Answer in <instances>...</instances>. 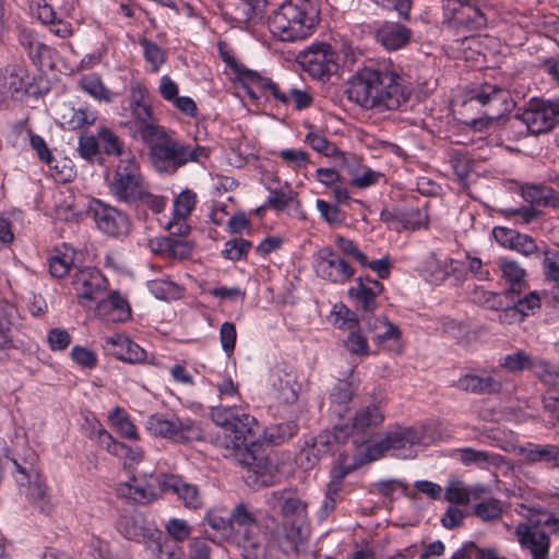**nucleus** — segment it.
Masks as SVG:
<instances>
[{
    "mask_svg": "<svg viewBox=\"0 0 559 559\" xmlns=\"http://www.w3.org/2000/svg\"><path fill=\"white\" fill-rule=\"evenodd\" d=\"M508 298L509 297L506 296V292L500 294L487 292L484 289H476L473 296V300L475 302L493 310H499L500 308L504 307V299Z\"/></svg>",
    "mask_w": 559,
    "mask_h": 559,
    "instance_id": "nucleus-58",
    "label": "nucleus"
},
{
    "mask_svg": "<svg viewBox=\"0 0 559 559\" xmlns=\"http://www.w3.org/2000/svg\"><path fill=\"white\" fill-rule=\"evenodd\" d=\"M427 225L428 214L425 210L417 207L402 210L401 229L416 230L421 227H427Z\"/></svg>",
    "mask_w": 559,
    "mask_h": 559,
    "instance_id": "nucleus-53",
    "label": "nucleus"
},
{
    "mask_svg": "<svg viewBox=\"0 0 559 559\" xmlns=\"http://www.w3.org/2000/svg\"><path fill=\"white\" fill-rule=\"evenodd\" d=\"M139 44L143 49L145 61L151 66V71L154 73L158 72L160 67L166 62V51L146 37L140 38Z\"/></svg>",
    "mask_w": 559,
    "mask_h": 559,
    "instance_id": "nucleus-48",
    "label": "nucleus"
},
{
    "mask_svg": "<svg viewBox=\"0 0 559 559\" xmlns=\"http://www.w3.org/2000/svg\"><path fill=\"white\" fill-rule=\"evenodd\" d=\"M72 286L79 304L84 308H92V305L105 295L108 282L99 270L82 267L75 271Z\"/></svg>",
    "mask_w": 559,
    "mask_h": 559,
    "instance_id": "nucleus-12",
    "label": "nucleus"
},
{
    "mask_svg": "<svg viewBox=\"0 0 559 559\" xmlns=\"http://www.w3.org/2000/svg\"><path fill=\"white\" fill-rule=\"evenodd\" d=\"M305 141L317 152L325 156H335L338 153L337 147L330 142L321 132L310 127Z\"/></svg>",
    "mask_w": 559,
    "mask_h": 559,
    "instance_id": "nucleus-55",
    "label": "nucleus"
},
{
    "mask_svg": "<svg viewBox=\"0 0 559 559\" xmlns=\"http://www.w3.org/2000/svg\"><path fill=\"white\" fill-rule=\"evenodd\" d=\"M319 22L312 0H286L269 17V29L283 41L308 37Z\"/></svg>",
    "mask_w": 559,
    "mask_h": 559,
    "instance_id": "nucleus-3",
    "label": "nucleus"
},
{
    "mask_svg": "<svg viewBox=\"0 0 559 559\" xmlns=\"http://www.w3.org/2000/svg\"><path fill=\"white\" fill-rule=\"evenodd\" d=\"M241 75L243 86L251 98L257 99L260 96L265 98L272 97L276 103L285 106L290 105V97H288L290 83L288 81L274 82L252 70H246Z\"/></svg>",
    "mask_w": 559,
    "mask_h": 559,
    "instance_id": "nucleus-15",
    "label": "nucleus"
},
{
    "mask_svg": "<svg viewBox=\"0 0 559 559\" xmlns=\"http://www.w3.org/2000/svg\"><path fill=\"white\" fill-rule=\"evenodd\" d=\"M96 317L107 323L124 322L131 317L130 305L118 292H111L106 298L96 301Z\"/></svg>",
    "mask_w": 559,
    "mask_h": 559,
    "instance_id": "nucleus-26",
    "label": "nucleus"
},
{
    "mask_svg": "<svg viewBox=\"0 0 559 559\" xmlns=\"http://www.w3.org/2000/svg\"><path fill=\"white\" fill-rule=\"evenodd\" d=\"M468 104L472 106L477 104L485 107L481 117L472 119L467 123L473 130L478 132L489 130L513 107L509 91L489 83H485L473 91Z\"/></svg>",
    "mask_w": 559,
    "mask_h": 559,
    "instance_id": "nucleus-5",
    "label": "nucleus"
},
{
    "mask_svg": "<svg viewBox=\"0 0 559 559\" xmlns=\"http://www.w3.org/2000/svg\"><path fill=\"white\" fill-rule=\"evenodd\" d=\"M518 454L530 465L545 463L559 467V445L557 444L527 443L525 447L518 448Z\"/></svg>",
    "mask_w": 559,
    "mask_h": 559,
    "instance_id": "nucleus-34",
    "label": "nucleus"
},
{
    "mask_svg": "<svg viewBox=\"0 0 559 559\" xmlns=\"http://www.w3.org/2000/svg\"><path fill=\"white\" fill-rule=\"evenodd\" d=\"M535 357L523 349L503 356L499 360V366L512 373H520L524 370H532Z\"/></svg>",
    "mask_w": 559,
    "mask_h": 559,
    "instance_id": "nucleus-46",
    "label": "nucleus"
},
{
    "mask_svg": "<svg viewBox=\"0 0 559 559\" xmlns=\"http://www.w3.org/2000/svg\"><path fill=\"white\" fill-rule=\"evenodd\" d=\"M73 250L64 247V251L57 250L49 259V272L53 277L62 278L74 269Z\"/></svg>",
    "mask_w": 559,
    "mask_h": 559,
    "instance_id": "nucleus-47",
    "label": "nucleus"
},
{
    "mask_svg": "<svg viewBox=\"0 0 559 559\" xmlns=\"http://www.w3.org/2000/svg\"><path fill=\"white\" fill-rule=\"evenodd\" d=\"M384 421V414L381 407L377 404H369L360 407L354 415L348 427L349 436L357 437L355 442H364L373 431L379 428Z\"/></svg>",
    "mask_w": 559,
    "mask_h": 559,
    "instance_id": "nucleus-20",
    "label": "nucleus"
},
{
    "mask_svg": "<svg viewBox=\"0 0 559 559\" xmlns=\"http://www.w3.org/2000/svg\"><path fill=\"white\" fill-rule=\"evenodd\" d=\"M486 492L484 486H475L467 488L459 479H451L448 481L445 487L444 498L452 504H467L471 500V496H478Z\"/></svg>",
    "mask_w": 559,
    "mask_h": 559,
    "instance_id": "nucleus-40",
    "label": "nucleus"
},
{
    "mask_svg": "<svg viewBox=\"0 0 559 559\" xmlns=\"http://www.w3.org/2000/svg\"><path fill=\"white\" fill-rule=\"evenodd\" d=\"M165 530L168 535L177 542H183L188 539L192 533V527L188 524L187 521L181 519H170L166 525Z\"/></svg>",
    "mask_w": 559,
    "mask_h": 559,
    "instance_id": "nucleus-64",
    "label": "nucleus"
},
{
    "mask_svg": "<svg viewBox=\"0 0 559 559\" xmlns=\"http://www.w3.org/2000/svg\"><path fill=\"white\" fill-rule=\"evenodd\" d=\"M150 148V158L159 173H175L189 162L206 159L209 152L200 145H188L176 141L162 128L144 141Z\"/></svg>",
    "mask_w": 559,
    "mask_h": 559,
    "instance_id": "nucleus-4",
    "label": "nucleus"
},
{
    "mask_svg": "<svg viewBox=\"0 0 559 559\" xmlns=\"http://www.w3.org/2000/svg\"><path fill=\"white\" fill-rule=\"evenodd\" d=\"M525 195L532 202L543 206H559V193L550 187L531 186L525 190Z\"/></svg>",
    "mask_w": 559,
    "mask_h": 559,
    "instance_id": "nucleus-49",
    "label": "nucleus"
},
{
    "mask_svg": "<svg viewBox=\"0 0 559 559\" xmlns=\"http://www.w3.org/2000/svg\"><path fill=\"white\" fill-rule=\"evenodd\" d=\"M107 180L111 195L128 204L135 203V197L140 195L141 190L146 185L134 153H128L127 157L119 159L112 174L108 175Z\"/></svg>",
    "mask_w": 559,
    "mask_h": 559,
    "instance_id": "nucleus-6",
    "label": "nucleus"
},
{
    "mask_svg": "<svg viewBox=\"0 0 559 559\" xmlns=\"http://www.w3.org/2000/svg\"><path fill=\"white\" fill-rule=\"evenodd\" d=\"M356 391L357 385L354 381L348 379L338 380L330 394L332 413L342 417L347 412V404L353 400Z\"/></svg>",
    "mask_w": 559,
    "mask_h": 559,
    "instance_id": "nucleus-36",
    "label": "nucleus"
},
{
    "mask_svg": "<svg viewBox=\"0 0 559 559\" xmlns=\"http://www.w3.org/2000/svg\"><path fill=\"white\" fill-rule=\"evenodd\" d=\"M266 504L282 516V522L306 524L308 520V503L293 489L271 491L266 498Z\"/></svg>",
    "mask_w": 559,
    "mask_h": 559,
    "instance_id": "nucleus-14",
    "label": "nucleus"
},
{
    "mask_svg": "<svg viewBox=\"0 0 559 559\" xmlns=\"http://www.w3.org/2000/svg\"><path fill=\"white\" fill-rule=\"evenodd\" d=\"M531 371L547 385L559 384V368L547 360L535 358Z\"/></svg>",
    "mask_w": 559,
    "mask_h": 559,
    "instance_id": "nucleus-52",
    "label": "nucleus"
},
{
    "mask_svg": "<svg viewBox=\"0 0 559 559\" xmlns=\"http://www.w3.org/2000/svg\"><path fill=\"white\" fill-rule=\"evenodd\" d=\"M343 486H340L337 483H328L325 497L321 507V518L325 519L332 513L336 504L343 499Z\"/></svg>",
    "mask_w": 559,
    "mask_h": 559,
    "instance_id": "nucleus-57",
    "label": "nucleus"
},
{
    "mask_svg": "<svg viewBox=\"0 0 559 559\" xmlns=\"http://www.w3.org/2000/svg\"><path fill=\"white\" fill-rule=\"evenodd\" d=\"M515 535L522 548L531 552L532 559L549 558L550 538L539 527L520 523L515 527Z\"/></svg>",
    "mask_w": 559,
    "mask_h": 559,
    "instance_id": "nucleus-22",
    "label": "nucleus"
},
{
    "mask_svg": "<svg viewBox=\"0 0 559 559\" xmlns=\"http://www.w3.org/2000/svg\"><path fill=\"white\" fill-rule=\"evenodd\" d=\"M426 444V430L421 426H395L390 428L384 438L371 449L382 454L392 451L393 455L401 459L415 456L413 448Z\"/></svg>",
    "mask_w": 559,
    "mask_h": 559,
    "instance_id": "nucleus-9",
    "label": "nucleus"
},
{
    "mask_svg": "<svg viewBox=\"0 0 559 559\" xmlns=\"http://www.w3.org/2000/svg\"><path fill=\"white\" fill-rule=\"evenodd\" d=\"M275 399L282 404H294L298 400L300 385L292 368L277 367L272 373Z\"/></svg>",
    "mask_w": 559,
    "mask_h": 559,
    "instance_id": "nucleus-29",
    "label": "nucleus"
},
{
    "mask_svg": "<svg viewBox=\"0 0 559 559\" xmlns=\"http://www.w3.org/2000/svg\"><path fill=\"white\" fill-rule=\"evenodd\" d=\"M79 86L97 100L105 103L111 102L112 93L104 85L98 74L90 73L83 75L79 81Z\"/></svg>",
    "mask_w": 559,
    "mask_h": 559,
    "instance_id": "nucleus-44",
    "label": "nucleus"
},
{
    "mask_svg": "<svg viewBox=\"0 0 559 559\" xmlns=\"http://www.w3.org/2000/svg\"><path fill=\"white\" fill-rule=\"evenodd\" d=\"M160 476H151L148 480L133 477L130 481L120 484L117 488L118 497L138 504H148L158 499L156 491L158 485L155 479Z\"/></svg>",
    "mask_w": 559,
    "mask_h": 559,
    "instance_id": "nucleus-25",
    "label": "nucleus"
},
{
    "mask_svg": "<svg viewBox=\"0 0 559 559\" xmlns=\"http://www.w3.org/2000/svg\"><path fill=\"white\" fill-rule=\"evenodd\" d=\"M384 286L381 282L369 276L358 277L355 285L348 289V297L357 308L365 312H374L378 307V298L383 293Z\"/></svg>",
    "mask_w": 559,
    "mask_h": 559,
    "instance_id": "nucleus-21",
    "label": "nucleus"
},
{
    "mask_svg": "<svg viewBox=\"0 0 559 559\" xmlns=\"http://www.w3.org/2000/svg\"><path fill=\"white\" fill-rule=\"evenodd\" d=\"M347 97L366 110L383 112L396 110L407 103L412 90L405 80L385 66H365L348 80Z\"/></svg>",
    "mask_w": 559,
    "mask_h": 559,
    "instance_id": "nucleus-2",
    "label": "nucleus"
},
{
    "mask_svg": "<svg viewBox=\"0 0 559 559\" xmlns=\"http://www.w3.org/2000/svg\"><path fill=\"white\" fill-rule=\"evenodd\" d=\"M456 386L467 393L476 395H496L503 389L502 381L490 372L466 373L459 378Z\"/></svg>",
    "mask_w": 559,
    "mask_h": 559,
    "instance_id": "nucleus-27",
    "label": "nucleus"
},
{
    "mask_svg": "<svg viewBox=\"0 0 559 559\" xmlns=\"http://www.w3.org/2000/svg\"><path fill=\"white\" fill-rule=\"evenodd\" d=\"M197 204V194L189 189L183 190L174 200V214L167 228L173 236H186L190 231L188 218Z\"/></svg>",
    "mask_w": 559,
    "mask_h": 559,
    "instance_id": "nucleus-24",
    "label": "nucleus"
},
{
    "mask_svg": "<svg viewBox=\"0 0 559 559\" xmlns=\"http://www.w3.org/2000/svg\"><path fill=\"white\" fill-rule=\"evenodd\" d=\"M16 466L15 479L20 486L26 487V498L29 503L44 514H50L53 510L48 486L43 475L33 466L25 467L14 461Z\"/></svg>",
    "mask_w": 559,
    "mask_h": 559,
    "instance_id": "nucleus-11",
    "label": "nucleus"
},
{
    "mask_svg": "<svg viewBox=\"0 0 559 559\" xmlns=\"http://www.w3.org/2000/svg\"><path fill=\"white\" fill-rule=\"evenodd\" d=\"M146 425L154 436L176 442H192L203 439L201 427L189 418L156 413L148 417Z\"/></svg>",
    "mask_w": 559,
    "mask_h": 559,
    "instance_id": "nucleus-8",
    "label": "nucleus"
},
{
    "mask_svg": "<svg viewBox=\"0 0 559 559\" xmlns=\"http://www.w3.org/2000/svg\"><path fill=\"white\" fill-rule=\"evenodd\" d=\"M155 480L160 493L171 492L176 495L186 508L197 510L203 506L199 489L193 485L182 481L179 477L174 475H160V477Z\"/></svg>",
    "mask_w": 559,
    "mask_h": 559,
    "instance_id": "nucleus-23",
    "label": "nucleus"
},
{
    "mask_svg": "<svg viewBox=\"0 0 559 559\" xmlns=\"http://www.w3.org/2000/svg\"><path fill=\"white\" fill-rule=\"evenodd\" d=\"M117 530L124 538L138 543H144L153 538L154 535L140 512L121 514L117 523Z\"/></svg>",
    "mask_w": 559,
    "mask_h": 559,
    "instance_id": "nucleus-30",
    "label": "nucleus"
},
{
    "mask_svg": "<svg viewBox=\"0 0 559 559\" xmlns=\"http://www.w3.org/2000/svg\"><path fill=\"white\" fill-rule=\"evenodd\" d=\"M502 277L510 284V289L506 292V296H519L524 285L525 270L513 260L501 258L498 262Z\"/></svg>",
    "mask_w": 559,
    "mask_h": 559,
    "instance_id": "nucleus-37",
    "label": "nucleus"
},
{
    "mask_svg": "<svg viewBox=\"0 0 559 559\" xmlns=\"http://www.w3.org/2000/svg\"><path fill=\"white\" fill-rule=\"evenodd\" d=\"M267 521L275 524L270 527L265 524L267 534V547L277 549L285 556H297L305 550L310 537V531L307 524L296 522H277L274 516Z\"/></svg>",
    "mask_w": 559,
    "mask_h": 559,
    "instance_id": "nucleus-7",
    "label": "nucleus"
},
{
    "mask_svg": "<svg viewBox=\"0 0 559 559\" xmlns=\"http://www.w3.org/2000/svg\"><path fill=\"white\" fill-rule=\"evenodd\" d=\"M349 437L347 426L335 425L334 431H325L313 438L310 449L304 450L301 455H305L309 460V455L312 454L318 459L319 454L329 453L332 450L333 442H345Z\"/></svg>",
    "mask_w": 559,
    "mask_h": 559,
    "instance_id": "nucleus-35",
    "label": "nucleus"
},
{
    "mask_svg": "<svg viewBox=\"0 0 559 559\" xmlns=\"http://www.w3.org/2000/svg\"><path fill=\"white\" fill-rule=\"evenodd\" d=\"M99 145L108 156H116L119 159L127 157L128 153H133L130 148L124 146L123 141L109 128H100L97 132Z\"/></svg>",
    "mask_w": 559,
    "mask_h": 559,
    "instance_id": "nucleus-42",
    "label": "nucleus"
},
{
    "mask_svg": "<svg viewBox=\"0 0 559 559\" xmlns=\"http://www.w3.org/2000/svg\"><path fill=\"white\" fill-rule=\"evenodd\" d=\"M300 63L313 78L323 79L340 70L338 55L326 43L312 45L300 56Z\"/></svg>",
    "mask_w": 559,
    "mask_h": 559,
    "instance_id": "nucleus-13",
    "label": "nucleus"
},
{
    "mask_svg": "<svg viewBox=\"0 0 559 559\" xmlns=\"http://www.w3.org/2000/svg\"><path fill=\"white\" fill-rule=\"evenodd\" d=\"M350 183L357 188H367L376 185L382 175L368 167H359L350 173Z\"/></svg>",
    "mask_w": 559,
    "mask_h": 559,
    "instance_id": "nucleus-60",
    "label": "nucleus"
},
{
    "mask_svg": "<svg viewBox=\"0 0 559 559\" xmlns=\"http://www.w3.org/2000/svg\"><path fill=\"white\" fill-rule=\"evenodd\" d=\"M459 459L464 465H476L485 468L488 466H499L504 463V457L500 454L489 453L487 451L465 448L457 451Z\"/></svg>",
    "mask_w": 559,
    "mask_h": 559,
    "instance_id": "nucleus-39",
    "label": "nucleus"
},
{
    "mask_svg": "<svg viewBox=\"0 0 559 559\" xmlns=\"http://www.w3.org/2000/svg\"><path fill=\"white\" fill-rule=\"evenodd\" d=\"M357 467L358 464L356 462L349 463L348 456L344 453H341L337 456L335 465L331 469L330 483H337L340 486L344 487L345 477Z\"/></svg>",
    "mask_w": 559,
    "mask_h": 559,
    "instance_id": "nucleus-59",
    "label": "nucleus"
},
{
    "mask_svg": "<svg viewBox=\"0 0 559 559\" xmlns=\"http://www.w3.org/2000/svg\"><path fill=\"white\" fill-rule=\"evenodd\" d=\"M129 111L130 119L126 122V127L134 139L144 142L163 128L154 117L151 106L143 99H131Z\"/></svg>",
    "mask_w": 559,
    "mask_h": 559,
    "instance_id": "nucleus-17",
    "label": "nucleus"
},
{
    "mask_svg": "<svg viewBox=\"0 0 559 559\" xmlns=\"http://www.w3.org/2000/svg\"><path fill=\"white\" fill-rule=\"evenodd\" d=\"M156 252L174 259H186L191 254L192 246L188 241L175 239L173 237H163L157 239Z\"/></svg>",
    "mask_w": 559,
    "mask_h": 559,
    "instance_id": "nucleus-43",
    "label": "nucleus"
},
{
    "mask_svg": "<svg viewBox=\"0 0 559 559\" xmlns=\"http://www.w3.org/2000/svg\"><path fill=\"white\" fill-rule=\"evenodd\" d=\"M150 292L158 299H176L181 295V288L168 278H156L147 283Z\"/></svg>",
    "mask_w": 559,
    "mask_h": 559,
    "instance_id": "nucleus-50",
    "label": "nucleus"
},
{
    "mask_svg": "<svg viewBox=\"0 0 559 559\" xmlns=\"http://www.w3.org/2000/svg\"><path fill=\"white\" fill-rule=\"evenodd\" d=\"M514 297L510 296L508 299H504V307L500 308L498 311V321L501 324H514L521 323L523 319L522 310H519L514 305Z\"/></svg>",
    "mask_w": 559,
    "mask_h": 559,
    "instance_id": "nucleus-61",
    "label": "nucleus"
},
{
    "mask_svg": "<svg viewBox=\"0 0 559 559\" xmlns=\"http://www.w3.org/2000/svg\"><path fill=\"white\" fill-rule=\"evenodd\" d=\"M61 124L68 129L75 130L91 126L96 121V114L84 109L66 107L60 116Z\"/></svg>",
    "mask_w": 559,
    "mask_h": 559,
    "instance_id": "nucleus-45",
    "label": "nucleus"
},
{
    "mask_svg": "<svg viewBox=\"0 0 559 559\" xmlns=\"http://www.w3.org/2000/svg\"><path fill=\"white\" fill-rule=\"evenodd\" d=\"M98 440L109 453L116 456L128 457L132 461H140L143 456V452L140 448L131 449L124 443L115 440L104 428L98 430Z\"/></svg>",
    "mask_w": 559,
    "mask_h": 559,
    "instance_id": "nucleus-41",
    "label": "nucleus"
},
{
    "mask_svg": "<svg viewBox=\"0 0 559 559\" xmlns=\"http://www.w3.org/2000/svg\"><path fill=\"white\" fill-rule=\"evenodd\" d=\"M92 211L96 226L100 231L110 237L128 235L131 222L124 212L98 200L95 201Z\"/></svg>",
    "mask_w": 559,
    "mask_h": 559,
    "instance_id": "nucleus-18",
    "label": "nucleus"
},
{
    "mask_svg": "<svg viewBox=\"0 0 559 559\" xmlns=\"http://www.w3.org/2000/svg\"><path fill=\"white\" fill-rule=\"evenodd\" d=\"M445 8L452 12L454 25L468 29H479L486 24L485 14L469 0H445Z\"/></svg>",
    "mask_w": 559,
    "mask_h": 559,
    "instance_id": "nucleus-28",
    "label": "nucleus"
},
{
    "mask_svg": "<svg viewBox=\"0 0 559 559\" xmlns=\"http://www.w3.org/2000/svg\"><path fill=\"white\" fill-rule=\"evenodd\" d=\"M211 418L216 425L212 442L225 457L234 459L265 484L273 475L274 464L262 453L261 427L258 420L230 405L211 406Z\"/></svg>",
    "mask_w": 559,
    "mask_h": 559,
    "instance_id": "nucleus-1",
    "label": "nucleus"
},
{
    "mask_svg": "<svg viewBox=\"0 0 559 559\" xmlns=\"http://www.w3.org/2000/svg\"><path fill=\"white\" fill-rule=\"evenodd\" d=\"M298 431V425L294 420H288L281 423L273 427L270 432V440L275 443L280 444L284 442L287 439H290L294 437Z\"/></svg>",
    "mask_w": 559,
    "mask_h": 559,
    "instance_id": "nucleus-63",
    "label": "nucleus"
},
{
    "mask_svg": "<svg viewBox=\"0 0 559 559\" xmlns=\"http://www.w3.org/2000/svg\"><path fill=\"white\" fill-rule=\"evenodd\" d=\"M16 319L17 309L9 301L0 300V349L12 345Z\"/></svg>",
    "mask_w": 559,
    "mask_h": 559,
    "instance_id": "nucleus-38",
    "label": "nucleus"
},
{
    "mask_svg": "<svg viewBox=\"0 0 559 559\" xmlns=\"http://www.w3.org/2000/svg\"><path fill=\"white\" fill-rule=\"evenodd\" d=\"M316 274L333 284H345L355 274L354 267L331 248H322L314 254Z\"/></svg>",
    "mask_w": 559,
    "mask_h": 559,
    "instance_id": "nucleus-16",
    "label": "nucleus"
},
{
    "mask_svg": "<svg viewBox=\"0 0 559 559\" xmlns=\"http://www.w3.org/2000/svg\"><path fill=\"white\" fill-rule=\"evenodd\" d=\"M374 37L386 50H397L409 43L412 31L400 23L384 22L377 28Z\"/></svg>",
    "mask_w": 559,
    "mask_h": 559,
    "instance_id": "nucleus-31",
    "label": "nucleus"
},
{
    "mask_svg": "<svg viewBox=\"0 0 559 559\" xmlns=\"http://www.w3.org/2000/svg\"><path fill=\"white\" fill-rule=\"evenodd\" d=\"M252 242L243 238H233L225 242L222 255L230 261L246 260Z\"/></svg>",
    "mask_w": 559,
    "mask_h": 559,
    "instance_id": "nucleus-51",
    "label": "nucleus"
},
{
    "mask_svg": "<svg viewBox=\"0 0 559 559\" xmlns=\"http://www.w3.org/2000/svg\"><path fill=\"white\" fill-rule=\"evenodd\" d=\"M105 342L108 350L120 360L135 364L146 357L145 350L124 335L114 334L106 337Z\"/></svg>",
    "mask_w": 559,
    "mask_h": 559,
    "instance_id": "nucleus-32",
    "label": "nucleus"
},
{
    "mask_svg": "<svg viewBox=\"0 0 559 559\" xmlns=\"http://www.w3.org/2000/svg\"><path fill=\"white\" fill-rule=\"evenodd\" d=\"M167 200L165 197L152 194L148 191L147 183L141 190L140 195L135 197L134 204H142L152 210L154 213H160L166 206Z\"/></svg>",
    "mask_w": 559,
    "mask_h": 559,
    "instance_id": "nucleus-62",
    "label": "nucleus"
},
{
    "mask_svg": "<svg viewBox=\"0 0 559 559\" xmlns=\"http://www.w3.org/2000/svg\"><path fill=\"white\" fill-rule=\"evenodd\" d=\"M229 515L233 531L235 526L243 528L242 535L237 539L238 546H241L250 556L257 558L260 540L258 536L251 534V528L257 526L254 513L245 503L240 502L235 506Z\"/></svg>",
    "mask_w": 559,
    "mask_h": 559,
    "instance_id": "nucleus-19",
    "label": "nucleus"
},
{
    "mask_svg": "<svg viewBox=\"0 0 559 559\" xmlns=\"http://www.w3.org/2000/svg\"><path fill=\"white\" fill-rule=\"evenodd\" d=\"M532 134L550 131L559 122V98L556 100H531L515 117Z\"/></svg>",
    "mask_w": 559,
    "mask_h": 559,
    "instance_id": "nucleus-10",
    "label": "nucleus"
},
{
    "mask_svg": "<svg viewBox=\"0 0 559 559\" xmlns=\"http://www.w3.org/2000/svg\"><path fill=\"white\" fill-rule=\"evenodd\" d=\"M112 425L115 426L117 432L126 439L138 441L139 433L135 425L130 419V417L119 408L116 411V415L110 417Z\"/></svg>",
    "mask_w": 559,
    "mask_h": 559,
    "instance_id": "nucleus-54",
    "label": "nucleus"
},
{
    "mask_svg": "<svg viewBox=\"0 0 559 559\" xmlns=\"http://www.w3.org/2000/svg\"><path fill=\"white\" fill-rule=\"evenodd\" d=\"M345 313L347 318L340 324V329L349 330L347 337L344 340L345 348L353 355L368 356V341L359 330V322L356 314L349 309H345Z\"/></svg>",
    "mask_w": 559,
    "mask_h": 559,
    "instance_id": "nucleus-33",
    "label": "nucleus"
},
{
    "mask_svg": "<svg viewBox=\"0 0 559 559\" xmlns=\"http://www.w3.org/2000/svg\"><path fill=\"white\" fill-rule=\"evenodd\" d=\"M474 514L483 521H492L502 514V503L498 499L490 498L474 507Z\"/></svg>",
    "mask_w": 559,
    "mask_h": 559,
    "instance_id": "nucleus-56",
    "label": "nucleus"
}]
</instances>
